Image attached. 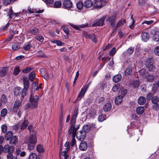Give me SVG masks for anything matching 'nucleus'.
<instances>
[{"instance_id": "f3484780", "label": "nucleus", "mask_w": 159, "mask_h": 159, "mask_svg": "<svg viewBox=\"0 0 159 159\" xmlns=\"http://www.w3.org/2000/svg\"><path fill=\"white\" fill-rule=\"evenodd\" d=\"M8 67L5 66L2 67L0 70V76L2 77L5 76L8 71Z\"/></svg>"}, {"instance_id": "0e129e2a", "label": "nucleus", "mask_w": 159, "mask_h": 159, "mask_svg": "<svg viewBox=\"0 0 159 159\" xmlns=\"http://www.w3.org/2000/svg\"><path fill=\"white\" fill-rule=\"evenodd\" d=\"M35 38L38 41L41 42H42L44 40V38L41 36H37L36 37H35Z\"/></svg>"}, {"instance_id": "09e8293b", "label": "nucleus", "mask_w": 159, "mask_h": 159, "mask_svg": "<svg viewBox=\"0 0 159 159\" xmlns=\"http://www.w3.org/2000/svg\"><path fill=\"white\" fill-rule=\"evenodd\" d=\"M125 19H121L117 23L116 26V28H118L120 26L123 25L125 23Z\"/></svg>"}, {"instance_id": "ddd939ff", "label": "nucleus", "mask_w": 159, "mask_h": 159, "mask_svg": "<svg viewBox=\"0 0 159 159\" xmlns=\"http://www.w3.org/2000/svg\"><path fill=\"white\" fill-rule=\"evenodd\" d=\"M63 5L65 8L67 9L72 7V4L70 0H65L63 2Z\"/></svg>"}, {"instance_id": "a211bd4d", "label": "nucleus", "mask_w": 159, "mask_h": 159, "mask_svg": "<svg viewBox=\"0 0 159 159\" xmlns=\"http://www.w3.org/2000/svg\"><path fill=\"white\" fill-rule=\"evenodd\" d=\"M28 142L36 143L37 142L36 136L34 134H32L30 135L28 140Z\"/></svg>"}, {"instance_id": "8fccbe9b", "label": "nucleus", "mask_w": 159, "mask_h": 159, "mask_svg": "<svg viewBox=\"0 0 159 159\" xmlns=\"http://www.w3.org/2000/svg\"><path fill=\"white\" fill-rule=\"evenodd\" d=\"M20 69L19 66L16 67L14 69L13 71V75H16L20 72Z\"/></svg>"}, {"instance_id": "bf43d9fd", "label": "nucleus", "mask_w": 159, "mask_h": 159, "mask_svg": "<svg viewBox=\"0 0 159 159\" xmlns=\"http://www.w3.org/2000/svg\"><path fill=\"white\" fill-rule=\"evenodd\" d=\"M131 25H129V27L130 29H132L134 27V21L133 19V15H132L131 16Z\"/></svg>"}, {"instance_id": "4be33fe9", "label": "nucleus", "mask_w": 159, "mask_h": 159, "mask_svg": "<svg viewBox=\"0 0 159 159\" xmlns=\"http://www.w3.org/2000/svg\"><path fill=\"white\" fill-rule=\"evenodd\" d=\"M9 140L11 144H15L17 142L18 138L16 136H13Z\"/></svg>"}, {"instance_id": "aec40b11", "label": "nucleus", "mask_w": 159, "mask_h": 159, "mask_svg": "<svg viewBox=\"0 0 159 159\" xmlns=\"http://www.w3.org/2000/svg\"><path fill=\"white\" fill-rule=\"evenodd\" d=\"M93 2L91 0L86 1L84 3V7L86 8L90 7L93 5Z\"/></svg>"}, {"instance_id": "6e6552de", "label": "nucleus", "mask_w": 159, "mask_h": 159, "mask_svg": "<svg viewBox=\"0 0 159 159\" xmlns=\"http://www.w3.org/2000/svg\"><path fill=\"white\" fill-rule=\"evenodd\" d=\"M76 135L78 139L80 141L84 140L86 137V133L84 131L78 132Z\"/></svg>"}, {"instance_id": "603ef678", "label": "nucleus", "mask_w": 159, "mask_h": 159, "mask_svg": "<svg viewBox=\"0 0 159 159\" xmlns=\"http://www.w3.org/2000/svg\"><path fill=\"white\" fill-rule=\"evenodd\" d=\"M106 116L105 114H101L98 117V120L99 121H103L106 118Z\"/></svg>"}, {"instance_id": "c85d7f7f", "label": "nucleus", "mask_w": 159, "mask_h": 159, "mask_svg": "<svg viewBox=\"0 0 159 159\" xmlns=\"http://www.w3.org/2000/svg\"><path fill=\"white\" fill-rule=\"evenodd\" d=\"M111 108V104L110 103H107L104 106L103 110L105 111H108L110 110Z\"/></svg>"}, {"instance_id": "7c9ffc66", "label": "nucleus", "mask_w": 159, "mask_h": 159, "mask_svg": "<svg viewBox=\"0 0 159 159\" xmlns=\"http://www.w3.org/2000/svg\"><path fill=\"white\" fill-rule=\"evenodd\" d=\"M29 32L34 35H36L39 33V30L38 28L34 27L29 30Z\"/></svg>"}, {"instance_id": "c756f323", "label": "nucleus", "mask_w": 159, "mask_h": 159, "mask_svg": "<svg viewBox=\"0 0 159 159\" xmlns=\"http://www.w3.org/2000/svg\"><path fill=\"white\" fill-rule=\"evenodd\" d=\"M123 97L120 95H119L116 98L115 102L116 104L119 105L121 103Z\"/></svg>"}, {"instance_id": "37998d69", "label": "nucleus", "mask_w": 159, "mask_h": 159, "mask_svg": "<svg viewBox=\"0 0 159 159\" xmlns=\"http://www.w3.org/2000/svg\"><path fill=\"white\" fill-rule=\"evenodd\" d=\"M20 45L19 43H15L12 45V49L14 50H17L20 48Z\"/></svg>"}, {"instance_id": "ea45409f", "label": "nucleus", "mask_w": 159, "mask_h": 159, "mask_svg": "<svg viewBox=\"0 0 159 159\" xmlns=\"http://www.w3.org/2000/svg\"><path fill=\"white\" fill-rule=\"evenodd\" d=\"M151 100L152 103L156 104L159 101V98L156 96H154L152 98Z\"/></svg>"}, {"instance_id": "e433bc0d", "label": "nucleus", "mask_w": 159, "mask_h": 159, "mask_svg": "<svg viewBox=\"0 0 159 159\" xmlns=\"http://www.w3.org/2000/svg\"><path fill=\"white\" fill-rule=\"evenodd\" d=\"M35 77V72L34 71H32L30 73L29 75V80L31 82H33Z\"/></svg>"}, {"instance_id": "20e7f679", "label": "nucleus", "mask_w": 159, "mask_h": 159, "mask_svg": "<svg viewBox=\"0 0 159 159\" xmlns=\"http://www.w3.org/2000/svg\"><path fill=\"white\" fill-rule=\"evenodd\" d=\"M40 72L41 73L42 76L46 80L49 79H52L53 77V75H52L50 74L49 75L48 73H47V70L46 69H41Z\"/></svg>"}, {"instance_id": "a18cd8bd", "label": "nucleus", "mask_w": 159, "mask_h": 159, "mask_svg": "<svg viewBox=\"0 0 159 159\" xmlns=\"http://www.w3.org/2000/svg\"><path fill=\"white\" fill-rule=\"evenodd\" d=\"M10 33L11 34V36L8 37L6 40V41H9L11 40L13 38L14 35L16 34L15 32H14L13 31L11 30L10 32Z\"/></svg>"}, {"instance_id": "4d7b16f0", "label": "nucleus", "mask_w": 159, "mask_h": 159, "mask_svg": "<svg viewBox=\"0 0 159 159\" xmlns=\"http://www.w3.org/2000/svg\"><path fill=\"white\" fill-rule=\"evenodd\" d=\"M76 5L78 8L79 9H81L83 8L84 4L82 2L80 1L77 3Z\"/></svg>"}, {"instance_id": "f704fd0d", "label": "nucleus", "mask_w": 159, "mask_h": 159, "mask_svg": "<svg viewBox=\"0 0 159 159\" xmlns=\"http://www.w3.org/2000/svg\"><path fill=\"white\" fill-rule=\"evenodd\" d=\"M89 39H91L95 43H96L97 42V35L93 33L91 34Z\"/></svg>"}, {"instance_id": "0eeeda50", "label": "nucleus", "mask_w": 159, "mask_h": 159, "mask_svg": "<svg viewBox=\"0 0 159 159\" xmlns=\"http://www.w3.org/2000/svg\"><path fill=\"white\" fill-rule=\"evenodd\" d=\"M3 152L5 153L10 152H13L14 151V148L13 146H10L9 145L7 144L4 146L3 147Z\"/></svg>"}, {"instance_id": "4468645a", "label": "nucleus", "mask_w": 159, "mask_h": 159, "mask_svg": "<svg viewBox=\"0 0 159 159\" xmlns=\"http://www.w3.org/2000/svg\"><path fill=\"white\" fill-rule=\"evenodd\" d=\"M155 61V59L154 58H150V71H153L156 69L154 65Z\"/></svg>"}, {"instance_id": "49530a36", "label": "nucleus", "mask_w": 159, "mask_h": 159, "mask_svg": "<svg viewBox=\"0 0 159 159\" xmlns=\"http://www.w3.org/2000/svg\"><path fill=\"white\" fill-rule=\"evenodd\" d=\"M12 152H8L7 154V159H17V157H13Z\"/></svg>"}, {"instance_id": "a19ab883", "label": "nucleus", "mask_w": 159, "mask_h": 159, "mask_svg": "<svg viewBox=\"0 0 159 159\" xmlns=\"http://www.w3.org/2000/svg\"><path fill=\"white\" fill-rule=\"evenodd\" d=\"M31 47V45H30V42H28L27 43L24 44L23 48L25 50L27 51L30 49Z\"/></svg>"}, {"instance_id": "cd10ccee", "label": "nucleus", "mask_w": 159, "mask_h": 159, "mask_svg": "<svg viewBox=\"0 0 159 159\" xmlns=\"http://www.w3.org/2000/svg\"><path fill=\"white\" fill-rule=\"evenodd\" d=\"M146 102L145 98L143 96L140 97L139 98L138 100V104L140 105L144 104Z\"/></svg>"}, {"instance_id": "680f3d73", "label": "nucleus", "mask_w": 159, "mask_h": 159, "mask_svg": "<svg viewBox=\"0 0 159 159\" xmlns=\"http://www.w3.org/2000/svg\"><path fill=\"white\" fill-rule=\"evenodd\" d=\"M91 34L88 33L87 32L84 31L83 32V35L84 36L86 39H88L90 38V36Z\"/></svg>"}, {"instance_id": "3c124183", "label": "nucleus", "mask_w": 159, "mask_h": 159, "mask_svg": "<svg viewBox=\"0 0 159 159\" xmlns=\"http://www.w3.org/2000/svg\"><path fill=\"white\" fill-rule=\"evenodd\" d=\"M36 149L39 152H44L43 147L41 145H38L37 146Z\"/></svg>"}, {"instance_id": "f257e3e1", "label": "nucleus", "mask_w": 159, "mask_h": 159, "mask_svg": "<svg viewBox=\"0 0 159 159\" xmlns=\"http://www.w3.org/2000/svg\"><path fill=\"white\" fill-rule=\"evenodd\" d=\"M78 114V109L77 108H75L72 115L71 120L70 122L71 125L68 131V133L69 134H70L72 132H75V129H74V125L75 123Z\"/></svg>"}, {"instance_id": "9d476101", "label": "nucleus", "mask_w": 159, "mask_h": 159, "mask_svg": "<svg viewBox=\"0 0 159 159\" xmlns=\"http://www.w3.org/2000/svg\"><path fill=\"white\" fill-rule=\"evenodd\" d=\"M116 16V13H114L112 16L108 17V18L107 19V20L110 22L111 25L112 27H113L115 24Z\"/></svg>"}, {"instance_id": "2f4dec72", "label": "nucleus", "mask_w": 159, "mask_h": 159, "mask_svg": "<svg viewBox=\"0 0 159 159\" xmlns=\"http://www.w3.org/2000/svg\"><path fill=\"white\" fill-rule=\"evenodd\" d=\"M29 124L28 121L27 120H25L22 123L20 129L21 130H24L27 126Z\"/></svg>"}, {"instance_id": "6ab92c4d", "label": "nucleus", "mask_w": 159, "mask_h": 159, "mask_svg": "<svg viewBox=\"0 0 159 159\" xmlns=\"http://www.w3.org/2000/svg\"><path fill=\"white\" fill-rule=\"evenodd\" d=\"M142 40L144 42L147 41L149 39L148 33L144 32L142 33L141 34Z\"/></svg>"}, {"instance_id": "1a4fd4ad", "label": "nucleus", "mask_w": 159, "mask_h": 159, "mask_svg": "<svg viewBox=\"0 0 159 159\" xmlns=\"http://www.w3.org/2000/svg\"><path fill=\"white\" fill-rule=\"evenodd\" d=\"M23 82H24V93L25 92H27L28 89L29 87V81L27 77H24L23 78Z\"/></svg>"}, {"instance_id": "9b49d317", "label": "nucleus", "mask_w": 159, "mask_h": 159, "mask_svg": "<svg viewBox=\"0 0 159 159\" xmlns=\"http://www.w3.org/2000/svg\"><path fill=\"white\" fill-rule=\"evenodd\" d=\"M69 25L71 27L74 28V29L76 30H80V28H84V27H86L87 26L88 24L87 23H86L84 24L81 25H75L72 23H69Z\"/></svg>"}, {"instance_id": "39448f33", "label": "nucleus", "mask_w": 159, "mask_h": 159, "mask_svg": "<svg viewBox=\"0 0 159 159\" xmlns=\"http://www.w3.org/2000/svg\"><path fill=\"white\" fill-rule=\"evenodd\" d=\"M105 4L104 0H95L94 2V8H100Z\"/></svg>"}, {"instance_id": "4c0bfd02", "label": "nucleus", "mask_w": 159, "mask_h": 159, "mask_svg": "<svg viewBox=\"0 0 159 159\" xmlns=\"http://www.w3.org/2000/svg\"><path fill=\"white\" fill-rule=\"evenodd\" d=\"M8 111L6 108L2 109L1 111L0 116L2 117H5L7 114Z\"/></svg>"}, {"instance_id": "58836bf2", "label": "nucleus", "mask_w": 159, "mask_h": 159, "mask_svg": "<svg viewBox=\"0 0 159 159\" xmlns=\"http://www.w3.org/2000/svg\"><path fill=\"white\" fill-rule=\"evenodd\" d=\"M132 68L131 66L127 67L126 69L125 72V75L127 76L129 75L132 72Z\"/></svg>"}, {"instance_id": "69168bd1", "label": "nucleus", "mask_w": 159, "mask_h": 159, "mask_svg": "<svg viewBox=\"0 0 159 159\" xmlns=\"http://www.w3.org/2000/svg\"><path fill=\"white\" fill-rule=\"evenodd\" d=\"M62 29L66 34H69V31L67 27L65 26H63L62 27Z\"/></svg>"}, {"instance_id": "423d86ee", "label": "nucleus", "mask_w": 159, "mask_h": 159, "mask_svg": "<svg viewBox=\"0 0 159 159\" xmlns=\"http://www.w3.org/2000/svg\"><path fill=\"white\" fill-rule=\"evenodd\" d=\"M7 102V98L6 95L4 94L1 95L0 97V107H3Z\"/></svg>"}, {"instance_id": "e2e57ef3", "label": "nucleus", "mask_w": 159, "mask_h": 159, "mask_svg": "<svg viewBox=\"0 0 159 159\" xmlns=\"http://www.w3.org/2000/svg\"><path fill=\"white\" fill-rule=\"evenodd\" d=\"M119 86L118 85L116 84L113 86L112 87V90L114 92H116L118 91Z\"/></svg>"}, {"instance_id": "72a5a7b5", "label": "nucleus", "mask_w": 159, "mask_h": 159, "mask_svg": "<svg viewBox=\"0 0 159 159\" xmlns=\"http://www.w3.org/2000/svg\"><path fill=\"white\" fill-rule=\"evenodd\" d=\"M153 41L158 42L159 40V32H155L153 37Z\"/></svg>"}, {"instance_id": "7ed1b4c3", "label": "nucleus", "mask_w": 159, "mask_h": 159, "mask_svg": "<svg viewBox=\"0 0 159 159\" xmlns=\"http://www.w3.org/2000/svg\"><path fill=\"white\" fill-rule=\"evenodd\" d=\"M23 91L24 89H22L20 88L19 89L18 88H16L15 89L14 91L15 95L19 96L21 100H22L26 95L27 93V92H25V93H24V91Z\"/></svg>"}, {"instance_id": "052dcab7", "label": "nucleus", "mask_w": 159, "mask_h": 159, "mask_svg": "<svg viewBox=\"0 0 159 159\" xmlns=\"http://www.w3.org/2000/svg\"><path fill=\"white\" fill-rule=\"evenodd\" d=\"M54 5L55 7H60L61 5V2L60 1H57L54 2Z\"/></svg>"}, {"instance_id": "c03bdc74", "label": "nucleus", "mask_w": 159, "mask_h": 159, "mask_svg": "<svg viewBox=\"0 0 159 159\" xmlns=\"http://www.w3.org/2000/svg\"><path fill=\"white\" fill-rule=\"evenodd\" d=\"M36 143H32L28 142V149L30 150H33L35 148L34 145Z\"/></svg>"}, {"instance_id": "774afa93", "label": "nucleus", "mask_w": 159, "mask_h": 159, "mask_svg": "<svg viewBox=\"0 0 159 159\" xmlns=\"http://www.w3.org/2000/svg\"><path fill=\"white\" fill-rule=\"evenodd\" d=\"M154 52L156 55L159 56V46L155 48L154 50Z\"/></svg>"}, {"instance_id": "5701e85b", "label": "nucleus", "mask_w": 159, "mask_h": 159, "mask_svg": "<svg viewBox=\"0 0 159 159\" xmlns=\"http://www.w3.org/2000/svg\"><path fill=\"white\" fill-rule=\"evenodd\" d=\"M13 132L11 131H8L5 135V139L7 140H9L13 137Z\"/></svg>"}, {"instance_id": "dca6fc26", "label": "nucleus", "mask_w": 159, "mask_h": 159, "mask_svg": "<svg viewBox=\"0 0 159 159\" xmlns=\"http://www.w3.org/2000/svg\"><path fill=\"white\" fill-rule=\"evenodd\" d=\"M87 143L84 141H82L79 146L80 149L82 151H84L87 150Z\"/></svg>"}, {"instance_id": "b1692460", "label": "nucleus", "mask_w": 159, "mask_h": 159, "mask_svg": "<svg viewBox=\"0 0 159 159\" xmlns=\"http://www.w3.org/2000/svg\"><path fill=\"white\" fill-rule=\"evenodd\" d=\"M139 74L142 76L145 77H148L149 76V75L147 73V70L145 69H142L139 71Z\"/></svg>"}, {"instance_id": "473e14b6", "label": "nucleus", "mask_w": 159, "mask_h": 159, "mask_svg": "<svg viewBox=\"0 0 159 159\" xmlns=\"http://www.w3.org/2000/svg\"><path fill=\"white\" fill-rule=\"evenodd\" d=\"M72 134V139L71 141V146H74L75 145H76V140L75 139V137L76 136L75 134V132H72L71 133Z\"/></svg>"}, {"instance_id": "bb28decb", "label": "nucleus", "mask_w": 159, "mask_h": 159, "mask_svg": "<svg viewBox=\"0 0 159 159\" xmlns=\"http://www.w3.org/2000/svg\"><path fill=\"white\" fill-rule=\"evenodd\" d=\"M144 110V108L142 106L139 107L136 109V113L138 115L142 114L143 113Z\"/></svg>"}, {"instance_id": "13d9d810", "label": "nucleus", "mask_w": 159, "mask_h": 159, "mask_svg": "<svg viewBox=\"0 0 159 159\" xmlns=\"http://www.w3.org/2000/svg\"><path fill=\"white\" fill-rule=\"evenodd\" d=\"M116 48L113 47L109 52V55L111 56H113L116 52Z\"/></svg>"}, {"instance_id": "6e6d98bb", "label": "nucleus", "mask_w": 159, "mask_h": 159, "mask_svg": "<svg viewBox=\"0 0 159 159\" xmlns=\"http://www.w3.org/2000/svg\"><path fill=\"white\" fill-rule=\"evenodd\" d=\"M29 159H37V155L35 153H31L29 155Z\"/></svg>"}, {"instance_id": "f03ea898", "label": "nucleus", "mask_w": 159, "mask_h": 159, "mask_svg": "<svg viewBox=\"0 0 159 159\" xmlns=\"http://www.w3.org/2000/svg\"><path fill=\"white\" fill-rule=\"evenodd\" d=\"M39 100V97L38 95L32 93L31 94L29 102L31 104L32 109H33L37 107Z\"/></svg>"}, {"instance_id": "2eb2a0df", "label": "nucleus", "mask_w": 159, "mask_h": 159, "mask_svg": "<svg viewBox=\"0 0 159 159\" xmlns=\"http://www.w3.org/2000/svg\"><path fill=\"white\" fill-rule=\"evenodd\" d=\"M87 90L84 88H82L79 93L76 101L80 100L84 97Z\"/></svg>"}, {"instance_id": "864d4df0", "label": "nucleus", "mask_w": 159, "mask_h": 159, "mask_svg": "<svg viewBox=\"0 0 159 159\" xmlns=\"http://www.w3.org/2000/svg\"><path fill=\"white\" fill-rule=\"evenodd\" d=\"M14 12L12 9L9 10L8 12L7 13V16H9L10 19H11L12 18V16L13 15Z\"/></svg>"}, {"instance_id": "393cba45", "label": "nucleus", "mask_w": 159, "mask_h": 159, "mask_svg": "<svg viewBox=\"0 0 159 159\" xmlns=\"http://www.w3.org/2000/svg\"><path fill=\"white\" fill-rule=\"evenodd\" d=\"M28 10L29 11L30 13H40L43 12V10H37L36 9L35 11L33 9H31L30 7H28Z\"/></svg>"}, {"instance_id": "338daca9", "label": "nucleus", "mask_w": 159, "mask_h": 159, "mask_svg": "<svg viewBox=\"0 0 159 159\" xmlns=\"http://www.w3.org/2000/svg\"><path fill=\"white\" fill-rule=\"evenodd\" d=\"M134 51V48L131 47L129 48L127 50V52L129 55H131L133 53Z\"/></svg>"}, {"instance_id": "de8ad7c7", "label": "nucleus", "mask_w": 159, "mask_h": 159, "mask_svg": "<svg viewBox=\"0 0 159 159\" xmlns=\"http://www.w3.org/2000/svg\"><path fill=\"white\" fill-rule=\"evenodd\" d=\"M63 112H62V109H61V114L59 120V123L60 125V128H61L62 125V121L63 119Z\"/></svg>"}, {"instance_id": "a878e982", "label": "nucleus", "mask_w": 159, "mask_h": 159, "mask_svg": "<svg viewBox=\"0 0 159 159\" xmlns=\"http://www.w3.org/2000/svg\"><path fill=\"white\" fill-rule=\"evenodd\" d=\"M130 84L134 88H138L139 85V81L137 80L131 81Z\"/></svg>"}, {"instance_id": "f8f14e48", "label": "nucleus", "mask_w": 159, "mask_h": 159, "mask_svg": "<svg viewBox=\"0 0 159 159\" xmlns=\"http://www.w3.org/2000/svg\"><path fill=\"white\" fill-rule=\"evenodd\" d=\"M106 16H104L102 17L98 21L92 25L93 26H102L104 23V21L106 18Z\"/></svg>"}, {"instance_id": "79ce46f5", "label": "nucleus", "mask_w": 159, "mask_h": 159, "mask_svg": "<svg viewBox=\"0 0 159 159\" xmlns=\"http://www.w3.org/2000/svg\"><path fill=\"white\" fill-rule=\"evenodd\" d=\"M21 101L19 100L16 101L14 103V108L17 109L21 105Z\"/></svg>"}, {"instance_id": "c9c22d12", "label": "nucleus", "mask_w": 159, "mask_h": 159, "mask_svg": "<svg viewBox=\"0 0 159 159\" xmlns=\"http://www.w3.org/2000/svg\"><path fill=\"white\" fill-rule=\"evenodd\" d=\"M33 67L30 66H28L24 69L22 72L24 74H27L33 69Z\"/></svg>"}, {"instance_id": "5fc2aeb1", "label": "nucleus", "mask_w": 159, "mask_h": 159, "mask_svg": "<svg viewBox=\"0 0 159 159\" xmlns=\"http://www.w3.org/2000/svg\"><path fill=\"white\" fill-rule=\"evenodd\" d=\"M1 128L2 131V132L3 133H5L6 132L7 130V127L6 125L4 124L2 125L1 127Z\"/></svg>"}, {"instance_id": "412c9836", "label": "nucleus", "mask_w": 159, "mask_h": 159, "mask_svg": "<svg viewBox=\"0 0 159 159\" xmlns=\"http://www.w3.org/2000/svg\"><path fill=\"white\" fill-rule=\"evenodd\" d=\"M122 76L120 74H119L115 75L113 78V80L115 83H117L121 80Z\"/></svg>"}]
</instances>
